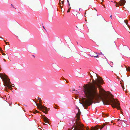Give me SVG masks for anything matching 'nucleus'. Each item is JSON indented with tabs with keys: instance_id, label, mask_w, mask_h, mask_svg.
<instances>
[{
	"instance_id": "10",
	"label": "nucleus",
	"mask_w": 130,
	"mask_h": 130,
	"mask_svg": "<svg viewBox=\"0 0 130 130\" xmlns=\"http://www.w3.org/2000/svg\"><path fill=\"white\" fill-rule=\"evenodd\" d=\"M124 22L126 24V25L129 27V28H130V26L128 24V22L127 20H125L124 21Z\"/></svg>"
},
{
	"instance_id": "48",
	"label": "nucleus",
	"mask_w": 130,
	"mask_h": 130,
	"mask_svg": "<svg viewBox=\"0 0 130 130\" xmlns=\"http://www.w3.org/2000/svg\"><path fill=\"white\" fill-rule=\"evenodd\" d=\"M116 6H117L116 5Z\"/></svg>"
},
{
	"instance_id": "18",
	"label": "nucleus",
	"mask_w": 130,
	"mask_h": 130,
	"mask_svg": "<svg viewBox=\"0 0 130 130\" xmlns=\"http://www.w3.org/2000/svg\"><path fill=\"white\" fill-rule=\"evenodd\" d=\"M105 125H106L105 124H103L102 126L101 127L100 129H101L103 128Z\"/></svg>"
},
{
	"instance_id": "16",
	"label": "nucleus",
	"mask_w": 130,
	"mask_h": 130,
	"mask_svg": "<svg viewBox=\"0 0 130 130\" xmlns=\"http://www.w3.org/2000/svg\"><path fill=\"white\" fill-rule=\"evenodd\" d=\"M0 51L1 52L2 54L3 55H6L5 54V53H3V51L1 49H0Z\"/></svg>"
},
{
	"instance_id": "8",
	"label": "nucleus",
	"mask_w": 130,
	"mask_h": 130,
	"mask_svg": "<svg viewBox=\"0 0 130 130\" xmlns=\"http://www.w3.org/2000/svg\"><path fill=\"white\" fill-rule=\"evenodd\" d=\"M78 112L77 114H76V117H77V119H79L80 118V115L81 114V112L80 111L79 109L78 108Z\"/></svg>"
},
{
	"instance_id": "22",
	"label": "nucleus",
	"mask_w": 130,
	"mask_h": 130,
	"mask_svg": "<svg viewBox=\"0 0 130 130\" xmlns=\"http://www.w3.org/2000/svg\"><path fill=\"white\" fill-rule=\"evenodd\" d=\"M71 8V7H70V8H69V9ZM70 9H68V10L67 11V12H70Z\"/></svg>"
},
{
	"instance_id": "20",
	"label": "nucleus",
	"mask_w": 130,
	"mask_h": 130,
	"mask_svg": "<svg viewBox=\"0 0 130 130\" xmlns=\"http://www.w3.org/2000/svg\"><path fill=\"white\" fill-rule=\"evenodd\" d=\"M38 111L37 110H36L34 111H33V113H36L38 112Z\"/></svg>"
},
{
	"instance_id": "39",
	"label": "nucleus",
	"mask_w": 130,
	"mask_h": 130,
	"mask_svg": "<svg viewBox=\"0 0 130 130\" xmlns=\"http://www.w3.org/2000/svg\"><path fill=\"white\" fill-rule=\"evenodd\" d=\"M43 28L44 29H45L44 27V26H43Z\"/></svg>"
},
{
	"instance_id": "5",
	"label": "nucleus",
	"mask_w": 130,
	"mask_h": 130,
	"mask_svg": "<svg viewBox=\"0 0 130 130\" xmlns=\"http://www.w3.org/2000/svg\"><path fill=\"white\" fill-rule=\"evenodd\" d=\"M74 127L73 130H84V125L79 122H76L72 127V129H73Z\"/></svg>"
},
{
	"instance_id": "38",
	"label": "nucleus",
	"mask_w": 130,
	"mask_h": 130,
	"mask_svg": "<svg viewBox=\"0 0 130 130\" xmlns=\"http://www.w3.org/2000/svg\"><path fill=\"white\" fill-rule=\"evenodd\" d=\"M0 38H2V39H3V38H2V37H0Z\"/></svg>"
},
{
	"instance_id": "12",
	"label": "nucleus",
	"mask_w": 130,
	"mask_h": 130,
	"mask_svg": "<svg viewBox=\"0 0 130 130\" xmlns=\"http://www.w3.org/2000/svg\"><path fill=\"white\" fill-rule=\"evenodd\" d=\"M110 44H112V45H113L114 46H116V45L115 43V42L114 41H113L112 42V43H110Z\"/></svg>"
},
{
	"instance_id": "29",
	"label": "nucleus",
	"mask_w": 130,
	"mask_h": 130,
	"mask_svg": "<svg viewBox=\"0 0 130 130\" xmlns=\"http://www.w3.org/2000/svg\"><path fill=\"white\" fill-rule=\"evenodd\" d=\"M11 6H12V7H13V8H14L13 6L12 5V4H11Z\"/></svg>"
},
{
	"instance_id": "25",
	"label": "nucleus",
	"mask_w": 130,
	"mask_h": 130,
	"mask_svg": "<svg viewBox=\"0 0 130 130\" xmlns=\"http://www.w3.org/2000/svg\"><path fill=\"white\" fill-rule=\"evenodd\" d=\"M64 1H62L61 2V3H62V5H63V4H64Z\"/></svg>"
},
{
	"instance_id": "14",
	"label": "nucleus",
	"mask_w": 130,
	"mask_h": 130,
	"mask_svg": "<svg viewBox=\"0 0 130 130\" xmlns=\"http://www.w3.org/2000/svg\"><path fill=\"white\" fill-rule=\"evenodd\" d=\"M118 121L120 120L121 121H123L124 122H126L125 121H124V119H121V118L120 119H118Z\"/></svg>"
},
{
	"instance_id": "46",
	"label": "nucleus",
	"mask_w": 130,
	"mask_h": 130,
	"mask_svg": "<svg viewBox=\"0 0 130 130\" xmlns=\"http://www.w3.org/2000/svg\"><path fill=\"white\" fill-rule=\"evenodd\" d=\"M90 80L91 81V79H90Z\"/></svg>"
},
{
	"instance_id": "43",
	"label": "nucleus",
	"mask_w": 130,
	"mask_h": 130,
	"mask_svg": "<svg viewBox=\"0 0 130 130\" xmlns=\"http://www.w3.org/2000/svg\"><path fill=\"white\" fill-rule=\"evenodd\" d=\"M94 56V55H90V56Z\"/></svg>"
},
{
	"instance_id": "44",
	"label": "nucleus",
	"mask_w": 130,
	"mask_h": 130,
	"mask_svg": "<svg viewBox=\"0 0 130 130\" xmlns=\"http://www.w3.org/2000/svg\"><path fill=\"white\" fill-rule=\"evenodd\" d=\"M67 83H68V82L67 81H66Z\"/></svg>"
},
{
	"instance_id": "15",
	"label": "nucleus",
	"mask_w": 130,
	"mask_h": 130,
	"mask_svg": "<svg viewBox=\"0 0 130 130\" xmlns=\"http://www.w3.org/2000/svg\"><path fill=\"white\" fill-rule=\"evenodd\" d=\"M90 130H96V128L92 126L91 127V129H90Z\"/></svg>"
},
{
	"instance_id": "13",
	"label": "nucleus",
	"mask_w": 130,
	"mask_h": 130,
	"mask_svg": "<svg viewBox=\"0 0 130 130\" xmlns=\"http://www.w3.org/2000/svg\"><path fill=\"white\" fill-rule=\"evenodd\" d=\"M124 48L126 49L128 51H130V50H129V48L128 47H127V46H125Z\"/></svg>"
},
{
	"instance_id": "36",
	"label": "nucleus",
	"mask_w": 130,
	"mask_h": 130,
	"mask_svg": "<svg viewBox=\"0 0 130 130\" xmlns=\"http://www.w3.org/2000/svg\"><path fill=\"white\" fill-rule=\"evenodd\" d=\"M111 17H112V15H111L110 16V17L111 18V19L112 18H111Z\"/></svg>"
},
{
	"instance_id": "17",
	"label": "nucleus",
	"mask_w": 130,
	"mask_h": 130,
	"mask_svg": "<svg viewBox=\"0 0 130 130\" xmlns=\"http://www.w3.org/2000/svg\"><path fill=\"white\" fill-rule=\"evenodd\" d=\"M91 56L92 57H94L96 58V57H99V56L98 55H96L95 56Z\"/></svg>"
},
{
	"instance_id": "31",
	"label": "nucleus",
	"mask_w": 130,
	"mask_h": 130,
	"mask_svg": "<svg viewBox=\"0 0 130 130\" xmlns=\"http://www.w3.org/2000/svg\"><path fill=\"white\" fill-rule=\"evenodd\" d=\"M90 77L91 78H92L93 77V76L91 74H90Z\"/></svg>"
},
{
	"instance_id": "2",
	"label": "nucleus",
	"mask_w": 130,
	"mask_h": 130,
	"mask_svg": "<svg viewBox=\"0 0 130 130\" xmlns=\"http://www.w3.org/2000/svg\"><path fill=\"white\" fill-rule=\"evenodd\" d=\"M0 77L4 81L5 86L8 87L9 88H10L14 86L13 84H12L11 86L10 85L11 83L10 81V79L6 75H4L2 73H0Z\"/></svg>"
},
{
	"instance_id": "1",
	"label": "nucleus",
	"mask_w": 130,
	"mask_h": 130,
	"mask_svg": "<svg viewBox=\"0 0 130 130\" xmlns=\"http://www.w3.org/2000/svg\"><path fill=\"white\" fill-rule=\"evenodd\" d=\"M94 77L95 80L92 79V83L84 85V92L87 99L83 101V105L85 109H87L89 106L93 103L94 99L98 101V99H102L103 104L105 105H108L111 104L113 108H116L121 111V113L123 115V112L120 107L119 102L113 98V96L110 92L107 93H102L103 97L99 95L98 91V88L101 87V84L103 83V80L97 74L93 73L92 74Z\"/></svg>"
},
{
	"instance_id": "34",
	"label": "nucleus",
	"mask_w": 130,
	"mask_h": 130,
	"mask_svg": "<svg viewBox=\"0 0 130 130\" xmlns=\"http://www.w3.org/2000/svg\"><path fill=\"white\" fill-rule=\"evenodd\" d=\"M8 43V42H6V43H5V44H6V45H7V43Z\"/></svg>"
},
{
	"instance_id": "6",
	"label": "nucleus",
	"mask_w": 130,
	"mask_h": 130,
	"mask_svg": "<svg viewBox=\"0 0 130 130\" xmlns=\"http://www.w3.org/2000/svg\"><path fill=\"white\" fill-rule=\"evenodd\" d=\"M36 105H37V107L39 108H40L41 109H44L45 110L44 111V110H42V111L44 112L45 113H47L48 112L46 110L47 109V108L45 106H42V104H40V105H38V104H36Z\"/></svg>"
},
{
	"instance_id": "21",
	"label": "nucleus",
	"mask_w": 130,
	"mask_h": 130,
	"mask_svg": "<svg viewBox=\"0 0 130 130\" xmlns=\"http://www.w3.org/2000/svg\"><path fill=\"white\" fill-rule=\"evenodd\" d=\"M101 19L103 21H105V20L104 18H103L102 17H101Z\"/></svg>"
},
{
	"instance_id": "19",
	"label": "nucleus",
	"mask_w": 130,
	"mask_h": 130,
	"mask_svg": "<svg viewBox=\"0 0 130 130\" xmlns=\"http://www.w3.org/2000/svg\"><path fill=\"white\" fill-rule=\"evenodd\" d=\"M127 70L129 71H130V67H128L127 68H126Z\"/></svg>"
},
{
	"instance_id": "9",
	"label": "nucleus",
	"mask_w": 130,
	"mask_h": 130,
	"mask_svg": "<svg viewBox=\"0 0 130 130\" xmlns=\"http://www.w3.org/2000/svg\"><path fill=\"white\" fill-rule=\"evenodd\" d=\"M119 2L121 4H120V5L121 6L124 4L126 2V1L125 0H121Z\"/></svg>"
},
{
	"instance_id": "23",
	"label": "nucleus",
	"mask_w": 130,
	"mask_h": 130,
	"mask_svg": "<svg viewBox=\"0 0 130 130\" xmlns=\"http://www.w3.org/2000/svg\"><path fill=\"white\" fill-rule=\"evenodd\" d=\"M59 4L60 5V7H61V8H62L63 7V5H61V4Z\"/></svg>"
},
{
	"instance_id": "47",
	"label": "nucleus",
	"mask_w": 130,
	"mask_h": 130,
	"mask_svg": "<svg viewBox=\"0 0 130 130\" xmlns=\"http://www.w3.org/2000/svg\"><path fill=\"white\" fill-rule=\"evenodd\" d=\"M73 45V46H74V45Z\"/></svg>"
},
{
	"instance_id": "40",
	"label": "nucleus",
	"mask_w": 130,
	"mask_h": 130,
	"mask_svg": "<svg viewBox=\"0 0 130 130\" xmlns=\"http://www.w3.org/2000/svg\"><path fill=\"white\" fill-rule=\"evenodd\" d=\"M4 61H6V60H5V59H4Z\"/></svg>"
},
{
	"instance_id": "35",
	"label": "nucleus",
	"mask_w": 130,
	"mask_h": 130,
	"mask_svg": "<svg viewBox=\"0 0 130 130\" xmlns=\"http://www.w3.org/2000/svg\"><path fill=\"white\" fill-rule=\"evenodd\" d=\"M4 41L5 42V43L6 42V41L5 40H4Z\"/></svg>"
},
{
	"instance_id": "3",
	"label": "nucleus",
	"mask_w": 130,
	"mask_h": 130,
	"mask_svg": "<svg viewBox=\"0 0 130 130\" xmlns=\"http://www.w3.org/2000/svg\"><path fill=\"white\" fill-rule=\"evenodd\" d=\"M68 48L67 46L64 44L61 46L60 50V53L66 58L68 57Z\"/></svg>"
},
{
	"instance_id": "37",
	"label": "nucleus",
	"mask_w": 130,
	"mask_h": 130,
	"mask_svg": "<svg viewBox=\"0 0 130 130\" xmlns=\"http://www.w3.org/2000/svg\"><path fill=\"white\" fill-rule=\"evenodd\" d=\"M122 88H123V90H124V86H123V87L122 86Z\"/></svg>"
},
{
	"instance_id": "41",
	"label": "nucleus",
	"mask_w": 130,
	"mask_h": 130,
	"mask_svg": "<svg viewBox=\"0 0 130 130\" xmlns=\"http://www.w3.org/2000/svg\"><path fill=\"white\" fill-rule=\"evenodd\" d=\"M43 124H44V125H46V124H45V123H43Z\"/></svg>"
},
{
	"instance_id": "26",
	"label": "nucleus",
	"mask_w": 130,
	"mask_h": 130,
	"mask_svg": "<svg viewBox=\"0 0 130 130\" xmlns=\"http://www.w3.org/2000/svg\"><path fill=\"white\" fill-rule=\"evenodd\" d=\"M105 116L107 117L109 116L107 114H105Z\"/></svg>"
},
{
	"instance_id": "27",
	"label": "nucleus",
	"mask_w": 130,
	"mask_h": 130,
	"mask_svg": "<svg viewBox=\"0 0 130 130\" xmlns=\"http://www.w3.org/2000/svg\"><path fill=\"white\" fill-rule=\"evenodd\" d=\"M67 2L68 3L69 5V6H70V3H69V1H68V0H67Z\"/></svg>"
},
{
	"instance_id": "11",
	"label": "nucleus",
	"mask_w": 130,
	"mask_h": 130,
	"mask_svg": "<svg viewBox=\"0 0 130 130\" xmlns=\"http://www.w3.org/2000/svg\"><path fill=\"white\" fill-rule=\"evenodd\" d=\"M94 127L96 128V130H98L99 129V127H100V126H99L98 125H96Z\"/></svg>"
},
{
	"instance_id": "7",
	"label": "nucleus",
	"mask_w": 130,
	"mask_h": 130,
	"mask_svg": "<svg viewBox=\"0 0 130 130\" xmlns=\"http://www.w3.org/2000/svg\"><path fill=\"white\" fill-rule=\"evenodd\" d=\"M44 121L48 123L49 122V119L45 116H43L42 118Z\"/></svg>"
},
{
	"instance_id": "30",
	"label": "nucleus",
	"mask_w": 130,
	"mask_h": 130,
	"mask_svg": "<svg viewBox=\"0 0 130 130\" xmlns=\"http://www.w3.org/2000/svg\"><path fill=\"white\" fill-rule=\"evenodd\" d=\"M72 90L73 91H75V89H73V88L72 89Z\"/></svg>"
},
{
	"instance_id": "28",
	"label": "nucleus",
	"mask_w": 130,
	"mask_h": 130,
	"mask_svg": "<svg viewBox=\"0 0 130 130\" xmlns=\"http://www.w3.org/2000/svg\"><path fill=\"white\" fill-rule=\"evenodd\" d=\"M41 101H42V100H41V99L39 100V102H40V103H41Z\"/></svg>"
},
{
	"instance_id": "45",
	"label": "nucleus",
	"mask_w": 130,
	"mask_h": 130,
	"mask_svg": "<svg viewBox=\"0 0 130 130\" xmlns=\"http://www.w3.org/2000/svg\"><path fill=\"white\" fill-rule=\"evenodd\" d=\"M69 130H71L70 129H69Z\"/></svg>"
},
{
	"instance_id": "32",
	"label": "nucleus",
	"mask_w": 130,
	"mask_h": 130,
	"mask_svg": "<svg viewBox=\"0 0 130 130\" xmlns=\"http://www.w3.org/2000/svg\"><path fill=\"white\" fill-rule=\"evenodd\" d=\"M59 4H61V3H60L61 0H59Z\"/></svg>"
},
{
	"instance_id": "42",
	"label": "nucleus",
	"mask_w": 130,
	"mask_h": 130,
	"mask_svg": "<svg viewBox=\"0 0 130 130\" xmlns=\"http://www.w3.org/2000/svg\"><path fill=\"white\" fill-rule=\"evenodd\" d=\"M85 14H86V12L85 13Z\"/></svg>"
},
{
	"instance_id": "4",
	"label": "nucleus",
	"mask_w": 130,
	"mask_h": 130,
	"mask_svg": "<svg viewBox=\"0 0 130 130\" xmlns=\"http://www.w3.org/2000/svg\"><path fill=\"white\" fill-rule=\"evenodd\" d=\"M100 63L102 67L105 69H108L110 66L107 60L103 58L100 59Z\"/></svg>"
},
{
	"instance_id": "24",
	"label": "nucleus",
	"mask_w": 130,
	"mask_h": 130,
	"mask_svg": "<svg viewBox=\"0 0 130 130\" xmlns=\"http://www.w3.org/2000/svg\"><path fill=\"white\" fill-rule=\"evenodd\" d=\"M86 130H89V128L88 127H86Z\"/></svg>"
},
{
	"instance_id": "33",
	"label": "nucleus",
	"mask_w": 130,
	"mask_h": 130,
	"mask_svg": "<svg viewBox=\"0 0 130 130\" xmlns=\"http://www.w3.org/2000/svg\"><path fill=\"white\" fill-rule=\"evenodd\" d=\"M38 100H40V99H41L40 98H38Z\"/></svg>"
}]
</instances>
